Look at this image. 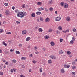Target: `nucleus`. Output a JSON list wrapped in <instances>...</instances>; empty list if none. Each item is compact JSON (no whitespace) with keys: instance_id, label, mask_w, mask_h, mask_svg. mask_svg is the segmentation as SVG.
I'll use <instances>...</instances> for the list:
<instances>
[{"instance_id":"49530a36","label":"nucleus","mask_w":77,"mask_h":77,"mask_svg":"<svg viewBox=\"0 0 77 77\" xmlns=\"http://www.w3.org/2000/svg\"><path fill=\"white\" fill-rule=\"evenodd\" d=\"M16 23L17 24H20V22H18V21H16Z\"/></svg>"},{"instance_id":"f3484780","label":"nucleus","mask_w":77,"mask_h":77,"mask_svg":"<svg viewBox=\"0 0 77 77\" xmlns=\"http://www.w3.org/2000/svg\"><path fill=\"white\" fill-rule=\"evenodd\" d=\"M22 7L23 9H24L26 8V6H25V4H23L22 5Z\"/></svg>"},{"instance_id":"f03ea898","label":"nucleus","mask_w":77,"mask_h":77,"mask_svg":"<svg viewBox=\"0 0 77 77\" xmlns=\"http://www.w3.org/2000/svg\"><path fill=\"white\" fill-rule=\"evenodd\" d=\"M61 19V18H60V17H57L55 18V21H60V20Z\"/></svg>"},{"instance_id":"bf43d9fd","label":"nucleus","mask_w":77,"mask_h":77,"mask_svg":"<svg viewBox=\"0 0 77 77\" xmlns=\"http://www.w3.org/2000/svg\"><path fill=\"white\" fill-rule=\"evenodd\" d=\"M42 75H43L45 76V75H46V74H45V73L44 72V73H43Z\"/></svg>"},{"instance_id":"f8f14e48","label":"nucleus","mask_w":77,"mask_h":77,"mask_svg":"<svg viewBox=\"0 0 77 77\" xmlns=\"http://www.w3.org/2000/svg\"><path fill=\"white\" fill-rule=\"evenodd\" d=\"M60 5L61 6H63L65 5V3L63 2H61L60 3Z\"/></svg>"},{"instance_id":"864d4df0","label":"nucleus","mask_w":77,"mask_h":77,"mask_svg":"<svg viewBox=\"0 0 77 77\" xmlns=\"http://www.w3.org/2000/svg\"><path fill=\"white\" fill-rule=\"evenodd\" d=\"M66 33H67V32H69V30L68 29V30H66Z\"/></svg>"},{"instance_id":"79ce46f5","label":"nucleus","mask_w":77,"mask_h":77,"mask_svg":"<svg viewBox=\"0 0 77 77\" xmlns=\"http://www.w3.org/2000/svg\"><path fill=\"white\" fill-rule=\"evenodd\" d=\"M5 65H9V62H6L5 63Z\"/></svg>"},{"instance_id":"c756f323","label":"nucleus","mask_w":77,"mask_h":77,"mask_svg":"<svg viewBox=\"0 0 77 77\" xmlns=\"http://www.w3.org/2000/svg\"><path fill=\"white\" fill-rule=\"evenodd\" d=\"M21 59L23 60H26V57H22Z\"/></svg>"},{"instance_id":"b1692460","label":"nucleus","mask_w":77,"mask_h":77,"mask_svg":"<svg viewBox=\"0 0 77 77\" xmlns=\"http://www.w3.org/2000/svg\"><path fill=\"white\" fill-rule=\"evenodd\" d=\"M72 77H75V72H72Z\"/></svg>"},{"instance_id":"aec40b11","label":"nucleus","mask_w":77,"mask_h":77,"mask_svg":"<svg viewBox=\"0 0 77 77\" xmlns=\"http://www.w3.org/2000/svg\"><path fill=\"white\" fill-rule=\"evenodd\" d=\"M48 63H52V62L51 61V60H49L48 61Z\"/></svg>"},{"instance_id":"c9c22d12","label":"nucleus","mask_w":77,"mask_h":77,"mask_svg":"<svg viewBox=\"0 0 77 77\" xmlns=\"http://www.w3.org/2000/svg\"><path fill=\"white\" fill-rule=\"evenodd\" d=\"M3 75V72H1L0 73V75Z\"/></svg>"},{"instance_id":"7ed1b4c3","label":"nucleus","mask_w":77,"mask_h":77,"mask_svg":"<svg viewBox=\"0 0 77 77\" xmlns=\"http://www.w3.org/2000/svg\"><path fill=\"white\" fill-rule=\"evenodd\" d=\"M45 21L46 23H48L50 21V18L48 17L46 18L45 20Z\"/></svg>"},{"instance_id":"9d476101","label":"nucleus","mask_w":77,"mask_h":77,"mask_svg":"<svg viewBox=\"0 0 77 77\" xmlns=\"http://www.w3.org/2000/svg\"><path fill=\"white\" fill-rule=\"evenodd\" d=\"M44 8L42 7H41L38 9V11H42V10H44Z\"/></svg>"},{"instance_id":"7c9ffc66","label":"nucleus","mask_w":77,"mask_h":77,"mask_svg":"<svg viewBox=\"0 0 77 77\" xmlns=\"http://www.w3.org/2000/svg\"><path fill=\"white\" fill-rule=\"evenodd\" d=\"M70 43L71 44H74V42H73L72 40H71L70 42Z\"/></svg>"},{"instance_id":"680f3d73","label":"nucleus","mask_w":77,"mask_h":77,"mask_svg":"<svg viewBox=\"0 0 77 77\" xmlns=\"http://www.w3.org/2000/svg\"><path fill=\"white\" fill-rule=\"evenodd\" d=\"M62 32L63 33H66V31H62Z\"/></svg>"},{"instance_id":"c03bdc74","label":"nucleus","mask_w":77,"mask_h":77,"mask_svg":"<svg viewBox=\"0 0 77 77\" xmlns=\"http://www.w3.org/2000/svg\"><path fill=\"white\" fill-rule=\"evenodd\" d=\"M40 72H42V68H40Z\"/></svg>"},{"instance_id":"a19ab883","label":"nucleus","mask_w":77,"mask_h":77,"mask_svg":"<svg viewBox=\"0 0 77 77\" xmlns=\"http://www.w3.org/2000/svg\"><path fill=\"white\" fill-rule=\"evenodd\" d=\"M15 12H16V13H17V12H19V11H18V9L17 10H16L15 11Z\"/></svg>"},{"instance_id":"6e6d98bb","label":"nucleus","mask_w":77,"mask_h":77,"mask_svg":"<svg viewBox=\"0 0 77 77\" xmlns=\"http://www.w3.org/2000/svg\"><path fill=\"white\" fill-rule=\"evenodd\" d=\"M19 47H22V44H20L19 45Z\"/></svg>"},{"instance_id":"412c9836","label":"nucleus","mask_w":77,"mask_h":77,"mask_svg":"<svg viewBox=\"0 0 77 77\" xmlns=\"http://www.w3.org/2000/svg\"><path fill=\"white\" fill-rule=\"evenodd\" d=\"M58 29L59 30H62V28L61 26H59L58 27Z\"/></svg>"},{"instance_id":"4468645a","label":"nucleus","mask_w":77,"mask_h":77,"mask_svg":"<svg viewBox=\"0 0 77 77\" xmlns=\"http://www.w3.org/2000/svg\"><path fill=\"white\" fill-rule=\"evenodd\" d=\"M36 14L38 15H39L41 14V13L40 12H36Z\"/></svg>"},{"instance_id":"bb28decb","label":"nucleus","mask_w":77,"mask_h":77,"mask_svg":"<svg viewBox=\"0 0 77 77\" xmlns=\"http://www.w3.org/2000/svg\"><path fill=\"white\" fill-rule=\"evenodd\" d=\"M38 31H39V32H42V31H43V30H42V28H40L38 29Z\"/></svg>"},{"instance_id":"37998d69","label":"nucleus","mask_w":77,"mask_h":77,"mask_svg":"<svg viewBox=\"0 0 77 77\" xmlns=\"http://www.w3.org/2000/svg\"><path fill=\"white\" fill-rule=\"evenodd\" d=\"M49 32H52V29H50L49 31H48Z\"/></svg>"},{"instance_id":"393cba45","label":"nucleus","mask_w":77,"mask_h":77,"mask_svg":"<svg viewBox=\"0 0 77 77\" xmlns=\"http://www.w3.org/2000/svg\"><path fill=\"white\" fill-rule=\"evenodd\" d=\"M16 54H20V52L19 51H16Z\"/></svg>"},{"instance_id":"20e7f679","label":"nucleus","mask_w":77,"mask_h":77,"mask_svg":"<svg viewBox=\"0 0 77 77\" xmlns=\"http://www.w3.org/2000/svg\"><path fill=\"white\" fill-rule=\"evenodd\" d=\"M64 8H67L68 7V4L66 3L64 4Z\"/></svg>"},{"instance_id":"6e6552de","label":"nucleus","mask_w":77,"mask_h":77,"mask_svg":"<svg viewBox=\"0 0 77 77\" xmlns=\"http://www.w3.org/2000/svg\"><path fill=\"white\" fill-rule=\"evenodd\" d=\"M51 46H54V45H55V43H54V42L52 41L51 42Z\"/></svg>"},{"instance_id":"052dcab7","label":"nucleus","mask_w":77,"mask_h":77,"mask_svg":"<svg viewBox=\"0 0 77 77\" xmlns=\"http://www.w3.org/2000/svg\"><path fill=\"white\" fill-rule=\"evenodd\" d=\"M32 62L33 63H36V61H35L34 60H33Z\"/></svg>"},{"instance_id":"5701e85b","label":"nucleus","mask_w":77,"mask_h":77,"mask_svg":"<svg viewBox=\"0 0 77 77\" xmlns=\"http://www.w3.org/2000/svg\"><path fill=\"white\" fill-rule=\"evenodd\" d=\"M3 44L4 45H5V46H7V45H8V44L6 43L5 42H3Z\"/></svg>"},{"instance_id":"0eeeda50","label":"nucleus","mask_w":77,"mask_h":77,"mask_svg":"<svg viewBox=\"0 0 77 77\" xmlns=\"http://www.w3.org/2000/svg\"><path fill=\"white\" fill-rule=\"evenodd\" d=\"M50 57L51 58V59H56V57H55V56H50Z\"/></svg>"},{"instance_id":"0e129e2a","label":"nucleus","mask_w":77,"mask_h":77,"mask_svg":"<svg viewBox=\"0 0 77 77\" xmlns=\"http://www.w3.org/2000/svg\"><path fill=\"white\" fill-rule=\"evenodd\" d=\"M63 41V39L62 38L60 39V42H62Z\"/></svg>"},{"instance_id":"cd10ccee","label":"nucleus","mask_w":77,"mask_h":77,"mask_svg":"<svg viewBox=\"0 0 77 77\" xmlns=\"http://www.w3.org/2000/svg\"><path fill=\"white\" fill-rule=\"evenodd\" d=\"M41 2H38V3H37V5H41Z\"/></svg>"},{"instance_id":"473e14b6","label":"nucleus","mask_w":77,"mask_h":77,"mask_svg":"<svg viewBox=\"0 0 77 77\" xmlns=\"http://www.w3.org/2000/svg\"><path fill=\"white\" fill-rule=\"evenodd\" d=\"M3 30L2 29H0V33H2Z\"/></svg>"},{"instance_id":"ea45409f","label":"nucleus","mask_w":77,"mask_h":77,"mask_svg":"<svg viewBox=\"0 0 77 77\" xmlns=\"http://www.w3.org/2000/svg\"><path fill=\"white\" fill-rule=\"evenodd\" d=\"M72 41H75V38L72 37Z\"/></svg>"},{"instance_id":"6ab92c4d","label":"nucleus","mask_w":77,"mask_h":77,"mask_svg":"<svg viewBox=\"0 0 77 77\" xmlns=\"http://www.w3.org/2000/svg\"><path fill=\"white\" fill-rule=\"evenodd\" d=\"M30 39V37H28L27 38L26 41H29Z\"/></svg>"},{"instance_id":"c85d7f7f","label":"nucleus","mask_w":77,"mask_h":77,"mask_svg":"<svg viewBox=\"0 0 77 77\" xmlns=\"http://www.w3.org/2000/svg\"><path fill=\"white\" fill-rule=\"evenodd\" d=\"M40 20L41 21H43V20H44V18L42 17H40Z\"/></svg>"},{"instance_id":"4c0bfd02","label":"nucleus","mask_w":77,"mask_h":77,"mask_svg":"<svg viewBox=\"0 0 77 77\" xmlns=\"http://www.w3.org/2000/svg\"><path fill=\"white\" fill-rule=\"evenodd\" d=\"M4 5L5 6H7L8 5V3H5Z\"/></svg>"},{"instance_id":"4be33fe9","label":"nucleus","mask_w":77,"mask_h":77,"mask_svg":"<svg viewBox=\"0 0 77 77\" xmlns=\"http://www.w3.org/2000/svg\"><path fill=\"white\" fill-rule=\"evenodd\" d=\"M45 39H48L49 38V36H48L46 35L45 37Z\"/></svg>"},{"instance_id":"72a5a7b5","label":"nucleus","mask_w":77,"mask_h":77,"mask_svg":"<svg viewBox=\"0 0 77 77\" xmlns=\"http://www.w3.org/2000/svg\"><path fill=\"white\" fill-rule=\"evenodd\" d=\"M23 14H24V16H26V15H27V13H26V12H24V13H23Z\"/></svg>"},{"instance_id":"a211bd4d","label":"nucleus","mask_w":77,"mask_h":77,"mask_svg":"<svg viewBox=\"0 0 77 77\" xmlns=\"http://www.w3.org/2000/svg\"><path fill=\"white\" fill-rule=\"evenodd\" d=\"M66 20L67 21H70V17H67Z\"/></svg>"},{"instance_id":"e433bc0d","label":"nucleus","mask_w":77,"mask_h":77,"mask_svg":"<svg viewBox=\"0 0 77 77\" xmlns=\"http://www.w3.org/2000/svg\"><path fill=\"white\" fill-rule=\"evenodd\" d=\"M75 67H76V66H73L72 67V69H75Z\"/></svg>"},{"instance_id":"2eb2a0df","label":"nucleus","mask_w":77,"mask_h":77,"mask_svg":"<svg viewBox=\"0 0 77 77\" xmlns=\"http://www.w3.org/2000/svg\"><path fill=\"white\" fill-rule=\"evenodd\" d=\"M71 51H68L67 52V54H68V55H70V54H71Z\"/></svg>"},{"instance_id":"1a4fd4ad","label":"nucleus","mask_w":77,"mask_h":77,"mask_svg":"<svg viewBox=\"0 0 77 77\" xmlns=\"http://www.w3.org/2000/svg\"><path fill=\"white\" fill-rule=\"evenodd\" d=\"M35 14L34 13H33L31 14V16L32 17H35Z\"/></svg>"},{"instance_id":"de8ad7c7","label":"nucleus","mask_w":77,"mask_h":77,"mask_svg":"<svg viewBox=\"0 0 77 77\" xmlns=\"http://www.w3.org/2000/svg\"><path fill=\"white\" fill-rule=\"evenodd\" d=\"M69 67H70V65H67V68H69Z\"/></svg>"},{"instance_id":"a878e982","label":"nucleus","mask_w":77,"mask_h":77,"mask_svg":"<svg viewBox=\"0 0 77 77\" xmlns=\"http://www.w3.org/2000/svg\"><path fill=\"white\" fill-rule=\"evenodd\" d=\"M49 10L50 11H53V8L52 7H50L49 8Z\"/></svg>"},{"instance_id":"13d9d810","label":"nucleus","mask_w":77,"mask_h":77,"mask_svg":"<svg viewBox=\"0 0 77 77\" xmlns=\"http://www.w3.org/2000/svg\"><path fill=\"white\" fill-rule=\"evenodd\" d=\"M36 54H39V52H35Z\"/></svg>"},{"instance_id":"39448f33","label":"nucleus","mask_w":77,"mask_h":77,"mask_svg":"<svg viewBox=\"0 0 77 77\" xmlns=\"http://www.w3.org/2000/svg\"><path fill=\"white\" fill-rule=\"evenodd\" d=\"M5 14H6V15H9V14L10 12L8 10H6L5 12Z\"/></svg>"},{"instance_id":"dca6fc26","label":"nucleus","mask_w":77,"mask_h":77,"mask_svg":"<svg viewBox=\"0 0 77 77\" xmlns=\"http://www.w3.org/2000/svg\"><path fill=\"white\" fill-rule=\"evenodd\" d=\"M61 72L62 73H64L65 72V71L63 69H61Z\"/></svg>"},{"instance_id":"423d86ee","label":"nucleus","mask_w":77,"mask_h":77,"mask_svg":"<svg viewBox=\"0 0 77 77\" xmlns=\"http://www.w3.org/2000/svg\"><path fill=\"white\" fill-rule=\"evenodd\" d=\"M22 34H23V35H25V34H26V33H27V31L26 30H23L22 31Z\"/></svg>"},{"instance_id":"f257e3e1","label":"nucleus","mask_w":77,"mask_h":77,"mask_svg":"<svg viewBox=\"0 0 77 77\" xmlns=\"http://www.w3.org/2000/svg\"><path fill=\"white\" fill-rule=\"evenodd\" d=\"M17 16L20 18H23L24 17V13L23 12H19L17 13Z\"/></svg>"},{"instance_id":"2f4dec72","label":"nucleus","mask_w":77,"mask_h":77,"mask_svg":"<svg viewBox=\"0 0 77 77\" xmlns=\"http://www.w3.org/2000/svg\"><path fill=\"white\" fill-rule=\"evenodd\" d=\"M77 30L76 29L74 28L73 29V32H76Z\"/></svg>"},{"instance_id":"9b49d317","label":"nucleus","mask_w":77,"mask_h":77,"mask_svg":"<svg viewBox=\"0 0 77 77\" xmlns=\"http://www.w3.org/2000/svg\"><path fill=\"white\" fill-rule=\"evenodd\" d=\"M59 53L60 54H63V51L61 50L59 52Z\"/></svg>"},{"instance_id":"774afa93","label":"nucleus","mask_w":77,"mask_h":77,"mask_svg":"<svg viewBox=\"0 0 77 77\" xmlns=\"http://www.w3.org/2000/svg\"><path fill=\"white\" fill-rule=\"evenodd\" d=\"M43 51H45V48H43L42 49Z\"/></svg>"},{"instance_id":"58836bf2","label":"nucleus","mask_w":77,"mask_h":77,"mask_svg":"<svg viewBox=\"0 0 77 77\" xmlns=\"http://www.w3.org/2000/svg\"><path fill=\"white\" fill-rule=\"evenodd\" d=\"M21 66L23 68H25V66H24V65H22Z\"/></svg>"},{"instance_id":"09e8293b","label":"nucleus","mask_w":77,"mask_h":77,"mask_svg":"<svg viewBox=\"0 0 77 77\" xmlns=\"http://www.w3.org/2000/svg\"><path fill=\"white\" fill-rule=\"evenodd\" d=\"M20 77H25V76L23 75H21L20 76Z\"/></svg>"},{"instance_id":"a18cd8bd","label":"nucleus","mask_w":77,"mask_h":77,"mask_svg":"<svg viewBox=\"0 0 77 77\" xmlns=\"http://www.w3.org/2000/svg\"><path fill=\"white\" fill-rule=\"evenodd\" d=\"M13 70L14 72H16V71H17V69H13Z\"/></svg>"},{"instance_id":"603ef678","label":"nucleus","mask_w":77,"mask_h":77,"mask_svg":"<svg viewBox=\"0 0 77 77\" xmlns=\"http://www.w3.org/2000/svg\"><path fill=\"white\" fill-rule=\"evenodd\" d=\"M7 34H8V35H10L11 34V32H7Z\"/></svg>"},{"instance_id":"69168bd1","label":"nucleus","mask_w":77,"mask_h":77,"mask_svg":"<svg viewBox=\"0 0 77 77\" xmlns=\"http://www.w3.org/2000/svg\"><path fill=\"white\" fill-rule=\"evenodd\" d=\"M45 11H46V12H48V9H47L45 8Z\"/></svg>"},{"instance_id":"338daca9","label":"nucleus","mask_w":77,"mask_h":77,"mask_svg":"<svg viewBox=\"0 0 77 77\" xmlns=\"http://www.w3.org/2000/svg\"><path fill=\"white\" fill-rule=\"evenodd\" d=\"M2 68H3L2 66H0V69H2Z\"/></svg>"},{"instance_id":"5fc2aeb1","label":"nucleus","mask_w":77,"mask_h":77,"mask_svg":"<svg viewBox=\"0 0 77 77\" xmlns=\"http://www.w3.org/2000/svg\"><path fill=\"white\" fill-rule=\"evenodd\" d=\"M12 9H13V10H14L15 9V7L13 6L12 7Z\"/></svg>"},{"instance_id":"ddd939ff","label":"nucleus","mask_w":77,"mask_h":77,"mask_svg":"<svg viewBox=\"0 0 77 77\" xmlns=\"http://www.w3.org/2000/svg\"><path fill=\"white\" fill-rule=\"evenodd\" d=\"M12 62L13 63H15L16 62H17V61L15 59L13 60H12Z\"/></svg>"},{"instance_id":"3c124183","label":"nucleus","mask_w":77,"mask_h":77,"mask_svg":"<svg viewBox=\"0 0 77 77\" xmlns=\"http://www.w3.org/2000/svg\"><path fill=\"white\" fill-rule=\"evenodd\" d=\"M34 50H37V49H38V47H34Z\"/></svg>"},{"instance_id":"f704fd0d","label":"nucleus","mask_w":77,"mask_h":77,"mask_svg":"<svg viewBox=\"0 0 77 77\" xmlns=\"http://www.w3.org/2000/svg\"><path fill=\"white\" fill-rule=\"evenodd\" d=\"M49 3H50V4H51V3H53V0H51V1H50L49 2Z\"/></svg>"},{"instance_id":"4d7b16f0","label":"nucleus","mask_w":77,"mask_h":77,"mask_svg":"<svg viewBox=\"0 0 77 77\" xmlns=\"http://www.w3.org/2000/svg\"><path fill=\"white\" fill-rule=\"evenodd\" d=\"M29 57H33V55H32V54H30L29 55Z\"/></svg>"},{"instance_id":"8fccbe9b","label":"nucleus","mask_w":77,"mask_h":77,"mask_svg":"<svg viewBox=\"0 0 77 77\" xmlns=\"http://www.w3.org/2000/svg\"><path fill=\"white\" fill-rule=\"evenodd\" d=\"M64 68H67V65L65 64L64 66Z\"/></svg>"},{"instance_id":"e2e57ef3","label":"nucleus","mask_w":77,"mask_h":77,"mask_svg":"<svg viewBox=\"0 0 77 77\" xmlns=\"http://www.w3.org/2000/svg\"><path fill=\"white\" fill-rule=\"evenodd\" d=\"M75 62H72V65H75Z\"/></svg>"}]
</instances>
